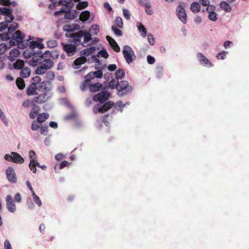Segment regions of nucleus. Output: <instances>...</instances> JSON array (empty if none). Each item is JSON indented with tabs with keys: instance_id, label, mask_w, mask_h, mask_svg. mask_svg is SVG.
I'll list each match as a JSON object with an SVG mask.
<instances>
[{
	"instance_id": "obj_1",
	"label": "nucleus",
	"mask_w": 249,
	"mask_h": 249,
	"mask_svg": "<svg viewBox=\"0 0 249 249\" xmlns=\"http://www.w3.org/2000/svg\"><path fill=\"white\" fill-rule=\"evenodd\" d=\"M53 62L49 58H44L35 70V73L38 75H42L46 73L47 71L53 67Z\"/></svg>"
},
{
	"instance_id": "obj_2",
	"label": "nucleus",
	"mask_w": 249,
	"mask_h": 249,
	"mask_svg": "<svg viewBox=\"0 0 249 249\" xmlns=\"http://www.w3.org/2000/svg\"><path fill=\"white\" fill-rule=\"evenodd\" d=\"M132 89V87L129 86L128 82L127 81L123 80L120 82L118 81L117 90L118 94L119 96L126 94L131 91Z\"/></svg>"
},
{
	"instance_id": "obj_3",
	"label": "nucleus",
	"mask_w": 249,
	"mask_h": 249,
	"mask_svg": "<svg viewBox=\"0 0 249 249\" xmlns=\"http://www.w3.org/2000/svg\"><path fill=\"white\" fill-rule=\"evenodd\" d=\"M109 96L110 93L107 91V87H104L100 92L93 97V100L96 102L104 103L108 100Z\"/></svg>"
},
{
	"instance_id": "obj_4",
	"label": "nucleus",
	"mask_w": 249,
	"mask_h": 249,
	"mask_svg": "<svg viewBox=\"0 0 249 249\" xmlns=\"http://www.w3.org/2000/svg\"><path fill=\"white\" fill-rule=\"evenodd\" d=\"M4 158L7 161L18 164L23 163L24 161L23 158L18 153L15 152H11V154H6Z\"/></svg>"
},
{
	"instance_id": "obj_5",
	"label": "nucleus",
	"mask_w": 249,
	"mask_h": 249,
	"mask_svg": "<svg viewBox=\"0 0 249 249\" xmlns=\"http://www.w3.org/2000/svg\"><path fill=\"white\" fill-rule=\"evenodd\" d=\"M123 53L126 62L128 64H130L133 61V57L135 58L134 51L129 46L125 45L124 47Z\"/></svg>"
},
{
	"instance_id": "obj_6",
	"label": "nucleus",
	"mask_w": 249,
	"mask_h": 249,
	"mask_svg": "<svg viewBox=\"0 0 249 249\" xmlns=\"http://www.w3.org/2000/svg\"><path fill=\"white\" fill-rule=\"evenodd\" d=\"M24 54L26 57H32L31 62L33 63V65H36V63H37L39 60H41L43 57V53L40 51H38L37 53H34L32 51L31 53H29V54L25 51L24 53Z\"/></svg>"
},
{
	"instance_id": "obj_7",
	"label": "nucleus",
	"mask_w": 249,
	"mask_h": 249,
	"mask_svg": "<svg viewBox=\"0 0 249 249\" xmlns=\"http://www.w3.org/2000/svg\"><path fill=\"white\" fill-rule=\"evenodd\" d=\"M103 77V72L101 70H98L95 71H91L85 76L84 83L89 84V82L95 78H101Z\"/></svg>"
},
{
	"instance_id": "obj_8",
	"label": "nucleus",
	"mask_w": 249,
	"mask_h": 249,
	"mask_svg": "<svg viewBox=\"0 0 249 249\" xmlns=\"http://www.w3.org/2000/svg\"><path fill=\"white\" fill-rule=\"evenodd\" d=\"M177 15L178 18L183 23L187 21V15L184 8L181 5H178L176 9Z\"/></svg>"
},
{
	"instance_id": "obj_9",
	"label": "nucleus",
	"mask_w": 249,
	"mask_h": 249,
	"mask_svg": "<svg viewBox=\"0 0 249 249\" xmlns=\"http://www.w3.org/2000/svg\"><path fill=\"white\" fill-rule=\"evenodd\" d=\"M88 87L89 90L92 92H95L102 89V84L99 82L95 83L93 84L91 83V81L89 82V84H86L83 82L82 87Z\"/></svg>"
},
{
	"instance_id": "obj_10",
	"label": "nucleus",
	"mask_w": 249,
	"mask_h": 249,
	"mask_svg": "<svg viewBox=\"0 0 249 249\" xmlns=\"http://www.w3.org/2000/svg\"><path fill=\"white\" fill-rule=\"evenodd\" d=\"M6 175L8 180L12 183L17 182V177L14 169L9 167L6 170Z\"/></svg>"
},
{
	"instance_id": "obj_11",
	"label": "nucleus",
	"mask_w": 249,
	"mask_h": 249,
	"mask_svg": "<svg viewBox=\"0 0 249 249\" xmlns=\"http://www.w3.org/2000/svg\"><path fill=\"white\" fill-rule=\"evenodd\" d=\"M206 11L209 13L208 18L210 20L215 21L217 19V14L215 12V6L212 5L207 7Z\"/></svg>"
},
{
	"instance_id": "obj_12",
	"label": "nucleus",
	"mask_w": 249,
	"mask_h": 249,
	"mask_svg": "<svg viewBox=\"0 0 249 249\" xmlns=\"http://www.w3.org/2000/svg\"><path fill=\"white\" fill-rule=\"evenodd\" d=\"M6 207L8 210L12 213H14L16 211V205L13 197L11 195L7 196L6 197Z\"/></svg>"
},
{
	"instance_id": "obj_13",
	"label": "nucleus",
	"mask_w": 249,
	"mask_h": 249,
	"mask_svg": "<svg viewBox=\"0 0 249 249\" xmlns=\"http://www.w3.org/2000/svg\"><path fill=\"white\" fill-rule=\"evenodd\" d=\"M63 47L64 50L69 56L73 55L76 51V46L71 44H64Z\"/></svg>"
},
{
	"instance_id": "obj_14",
	"label": "nucleus",
	"mask_w": 249,
	"mask_h": 249,
	"mask_svg": "<svg viewBox=\"0 0 249 249\" xmlns=\"http://www.w3.org/2000/svg\"><path fill=\"white\" fill-rule=\"evenodd\" d=\"M197 57L201 65L209 67H211L213 66L210 60L207 58L202 53H198Z\"/></svg>"
},
{
	"instance_id": "obj_15",
	"label": "nucleus",
	"mask_w": 249,
	"mask_h": 249,
	"mask_svg": "<svg viewBox=\"0 0 249 249\" xmlns=\"http://www.w3.org/2000/svg\"><path fill=\"white\" fill-rule=\"evenodd\" d=\"M43 39L41 38H37L36 41H30L29 43V48L31 49H34L35 48H37L39 49H42L44 48V45L42 43Z\"/></svg>"
},
{
	"instance_id": "obj_16",
	"label": "nucleus",
	"mask_w": 249,
	"mask_h": 249,
	"mask_svg": "<svg viewBox=\"0 0 249 249\" xmlns=\"http://www.w3.org/2000/svg\"><path fill=\"white\" fill-rule=\"evenodd\" d=\"M114 105V103L109 101L104 104L101 107L98 108L95 107L94 108V111L98 110L100 113H104L107 111L108 109L111 108Z\"/></svg>"
},
{
	"instance_id": "obj_17",
	"label": "nucleus",
	"mask_w": 249,
	"mask_h": 249,
	"mask_svg": "<svg viewBox=\"0 0 249 249\" xmlns=\"http://www.w3.org/2000/svg\"><path fill=\"white\" fill-rule=\"evenodd\" d=\"M106 39L109 43L112 49L116 52H119L120 49L115 40L109 36H107Z\"/></svg>"
},
{
	"instance_id": "obj_18",
	"label": "nucleus",
	"mask_w": 249,
	"mask_h": 249,
	"mask_svg": "<svg viewBox=\"0 0 249 249\" xmlns=\"http://www.w3.org/2000/svg\"><path fill=\"white\" fill-rule=\"evenodd\" d=\"M87 61V58L85 56H81L76 59L72 65V67L74 69H77L79 68V66L85 63Z\"/></svg>"
},
{
	"instance_id": "obj_19",
	"label": "nucleus",
	"mask_w": 249,
	"mask_h": 249,
	"mask_svg": "<svg viewBox=\"0 0 249 249\" xmlns=\"http://www.w3.org/2000/svg\"><path fill=\"white\" fill-rule=\"evenodd\" d=\"M34 101L35 103L42 104L45 102L47 100V94L42 93L39 95L37 97L34 98Z\"/></svg>"
},
{
	"instance_id": "obj_20",
	"label": "nucleus",
	"mask_w": 249,
	"mask_h": 249,
	"mask_svg": "<svg viewBox=\"0 0 249 249\" xmlns=\"http://www.w3.org/2000/svg\"><path fill=\"white\" fill-rule=\"evenodd\" d=\"M37 87L36 85L30 84L26 89V93L28 96L36 95Z\"/></svg>"
},
{
	"instance_id": "obj_21",
	"label": "nucleus",
	"mask_w": 249,
	"mask_h": 249,
	"mask_svg": "<svg viewBox=\"0 0 249 249\" xmlns=\"http://www.w3.org/2000/svg\"><path fill=\"white\" fill-rule=\"evenodd\" d=\"M220 8L226 12L229 13L232 10L231 6L227 1H222L219 4Z\"/></svg>"
},
{
	"instance_id": "obj_22",
	"label": "nucleus",
	"mask_w": 249,
	"mask_h": 249,
	"mask_svg": "<svg viewBox=\"0 0 249 249\" xmlns=\"http://www.w3.org/2000/svg\"><path fill=\"white\" fill-rule=\"evenodd\" d=\"M25 37V35L20 30H18L13 35V38L19 43L21 42Z\"/></svg>"
},
{
	"instance_id": "obj_23",
	"label": "nucleus",
	"mask_w": 249,
	"mask_h": 249,
	"mask_svg": "<svg viewBox=\"0 0 249 249\" xmlns=\"http://www.w3.org/2000/svg\"><path fill=\"white\" fill-rule=\"evenodd\" d=\"M20 54V52L18 49H12L9 53V59L14 61L16 57H18Z\"/></svg>"
},
{
	"instance_id": "obj_24",
	"label": "nucleus",
	"mask_w": 249,
	"mask_h": 249,
	"mask_svg": "<svg viewBox=\"0 0 249 249\" xmlns=\"http://www.w3.org/2000/svg\"><path fill=\"white\" fill-rule=\"evenodd\" d=\"M200 5L198 2H194L190 5V10L194 13H197L200 11Z\"/></svg>"
},
{
	"instance_id": "obj_25",
	"label": "nucleus",
	"mask_w": 249,
	"mask_h": 249,
	"mask_svg": "<svg viewBox=\"0 0 249 249\" xmlns=\"http://www.w3.org/2000/svg\"><path fill=\"white\" fill-rule=\"evenodd\" d=\"M31 74V70L28 67H25L24 68H22L21 70H20V76L22 78H27Z\"/></svg>"
},
{
	"instance_id": "obj_26",
	"label": "nucleus",
	"mask_w": 249,
	"mask_h": 249,
	"mask_svg": "<svg viewBox=\"0 0 249 249\" xmlns=\"http://www.w3.org/2000/svg\"><path fill=\"white\" fill-rule=\"evenodd\" d=\"M36 166L40 167V164L37 160H31L29 164V168L34 173H36Z\"/></svg>"
},
{
	"instance_id": "obj_27",
	"label": "nucleus",
	"mask_w": 249,
	"mask_h": 249,
	"mask_svg": "<svg viewBox=\"0 0 249 249\" xmlns=\"http://www.w3.org/2000/svg\"><path fill=\"white\" fill-rule=\"evenodd\" d=\"M96 51L95 47H90L87 49H84L81 52L82 55L83 56H89L90 54L93 53Z\"/></svg>"
},
{
	"instance_id": "obj_28",
	"label": "nucleus",
	"mask_w": 249,
	"mask_h": 249,
	"mask_svg": "<svg viewBox=\"0 0 249 249\" xmlns=\"http://www.w3.org/2000/svg\"><path fill=\"white\" fill-rule=\"evenodd\" d=\"M13 9L12 8L1 7L0 8V14L5 16H10L12 14Z\"/></svg>"
},
{
	"instance_id": "obj_29",
	"label": "nucleus",
	"mask_w": 249,
	"mask_h": 249,
	"mask_svg": "<svg viewBox=\"0 0 249 249\" xmlns=\"http://www.w3.org/2000/svg\"><path fill=\"white\" fill-rule=\"evenodd\" d=\"M39 107L36 106V104H35V106H33V108L29 114L30 118L31 119L35 118L39 112Z\"/></svg>"
},
{
	"instance_id": "obj_30",
	"label": "nucleus",
	"mask_w": 249,
	"mask_h": 249,
	"mask_svg": "<svg viewBox=\"0 0 249 249\" xmlns=\"http://www.w3.org/2000/svg\"><path fill=\"white\" fill-rule=\"evenodd\" d=\"M80 33L81 34L82 37H84V41L85 42H88L91 39V34L85 31H80Z\"/></svg>"
},
{
	"instance_id": "obj_31",
	"label": "nucleus",
	"mask_w": 249,
	"mask_h": 249,
	"mask_svg": "<svg viewBox=\"0 0 249 249\" xmlns=\"http://www.w3.org/2000/svg\"><path fill=\"white\" fill-rule=\"evenodd\" d=\"M24 65V62L22 60L18 59L13 64L14 68L16 70H21Z\"/></svg>"
},
{
	"instance_id": "obj_32",
	"label": "nucleus",
	"mask_w": 249,
	"mask_h": 249,
	"mask_svg": "<svg viewBox=\"0 0 249 249\" xmlns=\"http://www.w3.org/2000/svg\"><path fill=\"white\" fill-rule=\"evenodd\" d=\"M90 13L89 11H84L82 12L80 15L79 19L82 21H87L89 18Z\"/></svg>"
},
{
	"instance_id": "obj_33",
	"label": "nucleus",
	"mask_w": 249,
	"mask_h": 249,
	"mask_svg": "<svg viewBox=\"0 0 249 249\" xmlns=\"http://www.w3.org/2000/svg\"><path fill=\"white\" fill-rule=\"evenodd\" d=\"M141 3L144 5L145 8V12L147 15H151L153 14V10L151 8V5L149 3H145L142 0Z\"/></svg>"
},
{
	"instance_id": "obj_34",
	"label": "nucleus",
	"mask_w": 249,
	"mask_h": 249,
	"mask_svg": "<svg viewBox=\"0 0 249 249\" xmlns=\"http://www.w3.org/2000/svg\"><path fill=\"white\" fill-rule=\"evenodd\" d=\"M49 116V115L48 113H43L39 114L37 117V121L38 123H42L47 119Z\"/></svg>"
},
{
	"instance_id": "obj_35",
	"label": "nucleus",
	"mask_w": 249,
	"mask_h": 249,
	"mask_svg": "<svg viewBox=\"0 0 249 249\" xmlns=\"http://www.w3.org/2000/svg\"><path fill=\"white\" fill-rule=\"evenodd\" d=\"M16 85L19 89H24L25 84L24 80L20 77H18L16 80Z\"/></svg>"
},
{
	"instance_id": "obj_36",
	"label": "nucleus",
	"mask_w": 249,
	"mask_h": 249,
	"mask_svg": "<svg viewBox=\"0 0 249 249\" xmlns=\"http://www.w3.org/2000/svg\"><path fill=\"white\" fill-rule=\"evenodd\" d=\"M125 75V72L123 69H119L115 72L116 78L118 80L123 78Z\"/></svg>"
},
{
	"instance_id": "obj_37",
	"label": "nucleus",
	"mask_w": 249,
	"mask_h": 249,
	"mask_svg": "<svg viewBox=\"0 0 249 249\" xmlns=\"http://www.w3.org/2000/svg\"><path fill=\"white\" fill-rule=\"evenodd\" d=\"M88 6V2L87 1H79L76 5V9L78 10H82L85 9Z\"/></svg>"
},
{
	"instance_id": "obj_38",
	"label": "nucleus",
	"mask_w": 249,
	"mask_h": 249,
	"mask_svg": "<svg viewBox=\"0 0 249 249\" xmlns=\"http://www.w3.org/2000/svg\"><path fill=\"white\" fill-rule=\"evenodd\" d=\"M139 25L138 26V29L139 31L141 32V35L143 37H145L146 36V29L144 27V26L141 23H139Z\"/></svg>"
},
{
	"instance_id": "obj_39",
	"label": "nucleus",
	"mask_w": 249,
	"mask_h": 249,
	"mask_svg": "<svg viewBox=\"0 0 249 249\" xmlns=\"http://www.w3.org/2000/svg\"><path fill=\"white\" fill-rule=\"evenodd\" d=\"M90 31L93 35H96L98 34L100 31L99 26L96 24L92 25L90 29Z\"/></svg>"
},
{
	"instance_id": "obj_40",
	"label": "nucleus",
	"mask_w": 249,
	"mask_h": 249,
	"mask_svg": "<svg viewBox=\"0 0 249 249\" xmlns=\"http://www.w3.org/2000/svg\"><path fill=\"white\" fill-rule=\"evenodd\" d=\"M65 18L68 19H73L75 18V16L72 15V10H69L65 12Z\"/></svg>"
},
{
	"instance_id": "obj_41",
	"label": "nucleus",
	"mask_w": 249,
	"mask_h": 249,
	"mask_svg": "<svg viewBox=\"0 0 249 249\" xmlns=\"http://www.w3.org/2000/svg\"><path fill=\"white\" fill-rule=\"evenodd\" d=\"M115 24L119 28H122L123 27V21L120 17H116L115 20Z\"/></svg>"
},
{
	"instance_id": "obj_42",
	"label": "nucleus",
	"mask_w": 249,
	"mask_h": 249,
	"mask_svg": "<svg viewBox=\"0 0 249 249\" xmlns=\"http://www.w3.org/2000/svg\"><path fill=\"white\" fill-rule=\"evenodd\" d=\"M111 29L116 36H122V31L120 29H118L116 25H112L111 27Z\"/></svg>"
},
{
	"instance_id": "obj_43",
	"label": "nucleus",
	"mask_w": 249,
	"mask_h": 249,
	"mask_svg": "<svg viewBox=\"0 0 249 249\" xmlns=\"http://www.w3.org/2000/svg\"><path fill=\"white\" fill-rule=\"evenodd\" d=\"M118 84V81H116L115 79H112L109 82L108 84V87L111 89H114L116 88L117 89V86Z\"/></svg>"
},
{
	"instance_id": "obj_44",
	"label": "nucleus",
	"mask_w": 249,
	"mask_h": 249,
	"mask_svg": "<svg viewBox=\"0 0 249 249\" xmlns=\"http://www.w3.org/2000/svg\"><path fill=\"white\" fill-rule=\"evenodd\" d=\"M48 84V82L47 81L42 82L39 86V90L40 91H47L48 89L47 85Z\"/></svg>"
},
{
	"instance_id": "obj_45",
	"label": "nucleus",
	"mask_w": 249,
	"mask_h": 249,
	"mask_svg": "<svg viewBox=\"0 0 249 249\" xmlns=\"http://www.w3.org/2000/svg\"><path fill=\"white\" fill-rule=\"evenodd\" d=\"M7 28L9 32H13L18 28V24L16 22H13Z\"/></svg>"
},
{
	"instance_id": "obj_46",
	"label": "nucleus",
	"mask_w": 249,
	"mask_h": 249,
	"mask_svg": "<svg viewBox=\"0 0 249 249\" xmlns=\"http://www.w3.org/2000/svg\"><path fill=\"white\" fill-rule=\"evenodd\" d=\"M46 79L48 80H53L55 78V74L54 72L52 71H49L48 72H47L46 74Z\"/></svg>"
},
{
	"instance_id": "obj_47",
	"label": "nucleus",
	"mask_w": 249,
	"mask_h": 249,
	"mask_svg": "<svg viewBox=\"0 0 249 249\" xmlns=\"http://www.w3.org/2000/svg\"><path fill=\"white\" fill-rule=\"evenodd\" d=\"M58 43L55 40H50L47 42V46L49 48H54L57 46Z\"/></svg>"
},
{
	"instance_id": "obj_48",
	"label": "nucleus",
	"mask_w": 249,
	"mask_h": 249,
	"mask_svg": "<svg viewBox=\"0 0 249 249\" xmlns=\"http://www.w3.org/2000/svg\"><path fill=\"white\" fill-rule=\"evenodd\" d=\"M35 102L34 100L33 101H30L29 100H26L23 102L22 105L25 107H29L30 106L33 107V106H35Z\"/></svg>"
},
{
	"instance_id": "obj_49",
	"label": "nucleus",
	"mask_w": 249,
	"mask_h": 249,
	"mask_svg": "<svg viewBox=\"0 0 249 249\" xmlns=\"http://www.w3.org/2000/svg\"><path fill=\"white\" fill-rule=\"evenodd\" d=\"M41 80V77L39 76H36L32 78V84L37 85Z\"/></svg>"
},
{
	"instance_id": "obj_50",
	"label": "nucleus",
	"mask_w": 249,
	"mask_h": 249,
	"mask_svg": "<svg viewBox=\"0 0 249 249\" xmlns=\"http://www.w3.org/2000/svg\"><path fill=\"white\" fill-rule=\"evenodd\" d=\"M71 37L74 38V39L76 42H79L80 41V39L82 37L81 34L79 33H73L71 36Z\"/></svg>"
},
{
	"instance_id": "obj_51",
	"label": "nucleus",
	"mask_w": 249,
	"mask_h": 249,
	"mask_svg": "<svg viewBox=\"0 0 249 249\" xmlns=\"http://www.w3.org/2000/svg\"><path fill=\"white\" fill-rule=\"evenodd\" d=\"M98 53L105 58H107L108 57V54L105 49H102Z\"/></svg>"
},
{
	"instance_id": "obj_52",
	"label": "nucleus",
	"mask_w": 249,
	"mask_h": 249,
	"mask_svg": "<svg viewBox=\"0 0 249 249\" xmlns=\"http://www.w3.org/2000/svg\"><path fill=\"white\" fill-rule=\"evenodd\" d=\"M7 49V46L5 43L0 44V54H3Z\"/></svg>"
},
{
	"instance_id": "obj_53",
	"label": "nucleus",
	"mask_w": 249,
	"mask_h": 249,
	"mask_svg": "<svg viewBox=\"0 0 249 249\" xmlns=\"http://www.w3.org/2000/svg\"><path fill=\"white\" fill-rule=\"evenodd\" d=\"M29 156L30 159V160H36V154L34 150H31L29 151Z\"/></svg>"
},
{
	"instance_id": "obj_54",
	"label": "nucleus",
	"mask_w": 249,
	"mask_h": 249,
	"mask_svg": "<svg viewBox=\"0 0 249 249\" xmlns=\"http://www.w3.org/2000/svg\"><path fill=\"white\" fill-rule=\"evenodd\" d=\"M123 15L124 17L127 20L130 18V14L128 10L126 9H123Z\"/></svg>"
},
{
	"instance_id": "obj_55",
	"label": "nucleus",
	"mask_w": 249,
	"mask_h": 249,
	"mask_svg": "<svg viewBox=\"0 0 249 249\" xmlns=\"http://www.w3.org/2000/svg\"><path fill=\"white\" fill-rule=\"evenodd\" d=\"M200 5H201L203 6H210V1L209 0H199V2Z\"/></svg>"
},
{
	"instance_id": "obj_56",
	"label": "nucleus",
	"mask_w": 249,
	"mask_h": 249,
	"mask_svg": "<svg viewBox=\"0 0 249 249\" xmlns=\"http://www.w3.org/2000/svg\"><path fill=\"white\" fill-rule=\"evenodd\" d=\"M14 19V16L12 14L10 16H7L5 17V20L6 23H10Z\"/></svg>"
},
{
	"instance_id": "obj_57",
	"label": "nucleus",
	"mask_w": 249,
	"mask_h": 249,
	"mask_svg": "<svg viewBox=\"0 0 249 249\" xmlns=\"http://www.w3.org/2000/svg\"><path fill=\"white\" fill-rule=\"evenodd\" d=\"M147 61L149 64H153L155 62V59L151 55H148L147 57Z\"/></svg>"
},
{
	"instance_id": "obj_58",
	"label": "nucleus",
	"mask_w": 249,
	"mask_h": 249,
	"mask_svg": "<svg viewBox=\"0 0 249 249\" xmlns=\"http://www.w3.org/2000/svg\"><path fill=\"white\" fill-rule=\"evenodd\" d=\"M226 57V52H222V53H218L216 57L218 59H224Z\"/></svg>"
},
{
	"instance_id": "obj_59",
	"label": "nucleus",
	"mask_w": 249,
	"mask_h": 249,
	"mask_svg": "<svg viewBox=\"0 0 249 249\" xmlns=\"http://www.w3.org/2000/svg\"><path fill=\"white\" fill-rule=\"evenodd\" d=\"M148 42L150 44L153 45L154 44V39L151 34H148L147 36Z\"/></svg>"
},
{
	"instance_id": "obj_60",
	"label": "nucleus",
	"mask_w": 249,
	"mask_h": 249,
	"mask_svg": "<svg viewBox=\"0 0 249 249\" xmlns=\"http://www.w3.org/2000/svg\"><path fill=\"white\" fill-rule=\"evenodd\" d=\"M0 4L4 6H9L11 4L10 0H0Z\"/></svg>"
},
{
	"instance_id": "obj_61",
	"label": "nucleus",
	"mask_w": 249,
	"mask_h": 249,
	"mask_svg": "<svg viewBox=\"0 0 249 249\" xmlns=\"http://www.w3.org/2000/svg\"><path fill=\"white\" fill-rule=\"evenodd\" d=\"M4 249H12L11 244L8 240H5L4 243Z\"/></svg>"
},
{
	"instance_id": "obj_62",
	"label": "nucleus",
	"mask_w": 249,
	"mask_h": 249,
	"mask_svg": "<svg viewBox=\"0 0 249 249\" xmlns=\"http://www.w3.org/2000/svg\"><path fill=\"white\" fill-rule=\"evenodd\" d=\"M39 127L40 126L38 124V123L35 121L32 124L31 129L35 131L37 130Z\"/></svg>"
},
{
	"instance_id": "obj_63",
	"label": "nucleus",
	"mask_w": 249,
	"mask_h": 249,
	"mask_svg": "<svg viewBox=\"0 0 249 249\" xmlns=\"http://www.w3.org/2000/svg\"><path fill=\"white\" fill-rule=\"evenodd\" d=\"M40 133L42 134H45L48 131V126H42L40 128Z\"/></svg>"
},
{
	"instance_id": "obj_64",
	"label": "nucleus",
	"mask_w": 249,
	"mask_h": 249,
	"mask_svg": "<svg viewBox=\"0 0 249 249\" xmlns=\"http://www.w3.org/2000/svg\"><path fill=\"white\" fill-rule=\"evenodd\" d=\"M34 201L39 206H40L42 204L41 201L39 198V197L36 196L33 197Z\"/></svg>"
}]
</instances>
